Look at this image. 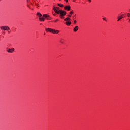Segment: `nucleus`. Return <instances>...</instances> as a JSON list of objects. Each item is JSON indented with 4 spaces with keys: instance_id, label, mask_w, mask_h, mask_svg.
I'll return each mask as SVG.
<instances>
[{
    "instance_id": "obj_1",
    "label": "nucleus",
    "mask_w": 130,
    "mask_h": 130,
    "mask_svg": "<svg viewBox=\"0 0 130 130\" xmlns=\"http://www.w3.org/2000/svg\"><path fill=\"white\" fill-rule=\"evenodd\" d=\"M53 10L54 12L56 13V14H60V18L61 19H63V17L67 15V12L62 10H59V11L56 10V8L55 7H53Z\"/></svg>"
},
{
    "instance_id": "obj_2",
    "label": "nucleus",
    "mask_w": 130,
    "mask_h": 130,
    "mask_svg": "<svg viewBox=\"0 0 130 130\" xmlns=\"http://www.w3.org/2000/svg\"><path fill=\"white\" fill-rule=\"evenodd\" d=\"M0 28L2 31H9V30H10V27L8 26H2Z\"/></svg>"
},
{
    "instance_id": "obj_3",
    "label": "nucleus",
    "mask_w": 130,
    "mask_h": 130,
    "mask_svg": "<svg viewBox=\"0 0 130 130\" xmlns=\"http://www.w3.org/2000/svg\"><path fill=\"white\" fill-rule=\"evenodd\" d=\"M7 52H9V53H13V52H14V51H15V48H13L11 49H8L7 50Z\"/></svg>"
},
{
    "instance_id": "obj_4",
    "label": "nucleus",
    "mask_w": 130,
    "mask_h": 130,
    "mask_svg": "<svg viewBox=\"0 0 130 130\" xmlns=\"http://www.w3.org/2000/svg\"><path fill=\"white\" fill-rule=\"evenodd\" d=\"M53 29L49 28H46L45 31L47 32H50V33H53Z\"/></svg>"
},
{
    "instance_id": "obj_5",
    "label": "nucleus",
    "mask_w": 130,
    "mask_h": 130,
    "mask_svg": "<svg viewBox=\"0 0 130 130\" xmlns=\"http://www.w3.org/2000/svg\"><path fill=\"white\" fill-rule=\"evenodd\" d=\"M43 17H44V18H46L47 20H51V17H50V16H49V15H48L47 14H44L43 15Z\"/></svg>"
},
{
    "instance_id": "obj_6",
    "label": "nucleus",
    "mask_w": 130,
    "mask_h": 130,
    "mask_svg": "<svg viewBox=\"0 0 130 130\" xmlns=\"http://www.w3.org/2000/svg\"><path fill=\"white\" fill-rule=\"evenodd\" d=\"M64 9L66 11H70V10H71V6L70 5L66 6L64 7Z\"/></svg>"
},
{
    "instance_id": "obj_7",
    "label": "nucleus",
    "mask_w": 130,
    "mask_h": 130,
    "mask_svg": "<svg viewBox=\"0 0 130 130\" xmlns=\"http://www.w3.org/2000/svg\"><path fill=\"white\" fill-rule=\"evenodd\" d=\"M123 16H124V15L122 14V15H120V16H118V20H117V21H120V20H121V19H123Z\"/></svg>"
},
{
    "instance_id": "obj_8",
    "label": "nucleus",
    "mask_w": 130,
    "mask_h": 130,
    "mask_svg": "<svg viewBox=\"0 0 130 130\" xmlns=\"http://www.w3.org/2000/svg\"><path fill=\"white\" fill-rule=\"evenodd\" d=\"M58 33H59V30L53 29V34H58Z\"/></svg>"
},
{
    "instance_id": "obj_9",
    "label": "nucleus",
    "mask_w": 130,
    "mask_h": 130,
    "mask_svg": "<svg viewBox=\"0 0 130 130\" xmlns=\"http://www.w3.org/2000/svg\"><path fill=\"white\" fill-rule=\"evenodd\" d=\"M78 30H79V26H76L74 27L73 31H74V32H77V31H78Z\"/></svg>"
},
{
    "instance_id": "obj_10",
    "label": "nucleus",
    "mask_w": 130,
    "mask_h": 130,
    "mask_svg": "<svg viewBox=\"0 0 130 130\" xmlns=\"http://www.w3.org/2000/svg\"><path fill=\"white\" fill-rule=\"evenodd\" d=\"M66 25H67V26H70L71 25V24H72V22H71V21H66L65 22Z\"/></svg>"
},
{
    "instance_id": "obj_11",
    "label": "nucleus",
    "mask_w": 130,
    "mask_h": 130,
    "mask_svg": "<svg viewBox=\"0 0 130 130\" xmlns=\"http://www.w3.org/2000/svg\"><path fill=\"white\" fill-rule=\"evenodd\" d=\"M64 21H66V22H67L68 21H71V18L69 17H67L64 19Z\"/></svg>"
},
{
    "instance_id": "obj_12",
    "label": "nucleus",
    "mask_w": 130,
    "mask_h": 130,
    "mask_svg": "<svg viewBox=\"0 0 130 130\" xmlns=\"http://www.w3.org/2000/svg\"><path fill=\"white\" fill-rule=\"evenodd\" d=\"M39 20L42 22H44L45 19H44L43 17H41V18H39Z\"/></svg>"
},
{
    "instance_id": "obj_13",
    "label": "nucleus",
    "mask_w": 130,
    "mask_h": 130,
    "mask_svg": "<svg viewBox=\"0 0 130 130\" xmlns=\"http://www.w3.org/2000/svg\"><path fill=\"white\" fill-rule=\"evenodd\" d=\"M58 6H59V7H60L61 8H63L64 7L63 4H58Z\"/></svg>"
},
{
    "instance_id": "obj_14",
    "label": "nucleus",
    "mask_w": 130,
    "mask_h": 130,
    "mask_svg": "<svg viewBox=\"0 0 130 130\" xmlns=\"http://www.w3.org/2000/svg\"><path fill=\"white\" fill-rule=\"evenodd\" d=\"M37 15L38 16H39V17H41V16H42V15L40 13H39V12H38V13H37Z\"/></svg>"
},
{
    "instance_id": "obj_15",
    "label": "nucleus",
    "mask_w": 130,
    "mask_h": 130,
    "mask_svg": "<svg viewBox=\"0 0 130 130\" xmlns=\"http://www.w3.org/2000/svg\"><path fill=\"white\" fill-rule=\"evenodd\" d=\"M60 42L62 44H63V39H61L60 40Z\"/></svg>"
},
{
    "instance_id": "obj_16",
    "label": "nucleus",
    "mask_w": 130,
    "mask_h": 130,
    "mask_svg": "<svg viewBox=\"0 0 130 130\" xmlns=\"http://www.w3.org/2000/svg\"><path fill=\"white\" fill-rule=\"evenodd\" d=\"M69 14H70V15H73V14H74V11L73 10L71 11Z\"/></svg>"
},
{
    "instance_id": "obj_17",
    "label": "nucleus",
    "mask_w": 130,
    "mask_h": 130,
    "mask_svg": "<svg viewBox=\"0 0 130 130\" xmlns=\"http://www.w3.org/2000/svg\"><path fill=\"white\" fill-rule=\"evenodd\" d=\"M35 5H36V6H37V7H40V6H39V3H38V4H35Z\"/></svg>"
},
{
    "instance_id": "obj_18",
    "label": "nucleus",
    "mask_w": 130,
    "mask_h": 130,
    "mask_svg": "<svg viewBox=\"0 0 130 130\" xmlns=\"http://www.w3.org/2000/svg\"><path fill=\"white\" fill-rule=\"evenodd\" d=\"M56 9L57 10V11H59V10H59V7H57Z\"/></svg>"
},
{
    "instance_id": "obj_19",
    "label": "nucleus",
    "mask_w": 130,
    "mask_h": 130,
    "mask_svg": "<svg viewBox=\"0 0 130 130\" xmlns=\"http://www.w3.org/2000/svg\"><path fill=\"white\" fill-rule=\"evenodd\" d=\"M127 16H128V17H129L130 18V13H127Z\"/></svg>"
},
{
    "instance_id": "obj_20",
    "label": "nucleus",
    "mask_w": 130,
    "mask_h": 130,
    "mask_svg": "<svg viewBox=\"0 0 130 130\" xmlns=\"http://www.w3.org/2000/svg\"><path fill=\"white\" fill-rule=\"evenodd\" d=\"M74 24H76L77 23V20H74Z\"/></svg>"
},
{
    "instance_id": "obj_21",
    "label": "nucleus",
    "mask_w": 130,
    "mask_h": 130,
    "mask_svg": "<svg viewBox=\"0 0 130 130\" xmlns=\"http://www.w3.org/2000/svg\"><path fill=\"white\" fill-rule=\"evenodd\" d=\"M103 20H104V21H107V20H106V19H105V18H103Z\"/></svg>"
},
{
    "instance_id": "obj_22",
    "label": "nucleus",
    "mask_w": 130,
    "mask_h": 130,
    "mask_svg": "<svg viewBox=\"0 0 130 130\" xmlns=\"http://www.w3.org/2000/svg\"><path fill=\"white\" fill-rule=\"evenodd\" d=\"M68 16L69 17V18H71V17H72V15H68Z\"/></svg>"
},
{
    "instance_id": "obj_23",
    "label": "nucleus",
    "mask_w": 130,
    "mask_h": 130,
    "mask_svg": "<svg viewBox=\"0 0 130 130\" xmlns=\"http://www.w3.org/2000/svg\"><path fill=\"white\" fill-rule=\"evenodd\" d=\"M89 3H91V0H87Z\"/></svg>"
},
{
    "instance_id": "obj_24",
    "label": "nucleus",
    "mask_w": 130,
    "mask_h": 130,
    "mask_svg": "<svg viewBox=\"0 0 130 130\" xmlns=\"http://www.w3.org/2000/svg\"><path fill=\"white\" fill-rule=\"evenodd\" d=\"M58 21V19H56L55 22H57Z\"/></svg>"
},
{
    "instance_id": "obj_25",
    "label": "nucleus",
    "mask_w": 130,
    "mask_h": 130,
    "mask_svg": "<svg viewBox=\"0 0 130 130\" xmlns=\"http://www.w3.org/2000/svg\"><path fill=\"white\" fill-rule=\"evenodd\" d=\"M27 3H29V2H30V0H26Z\"/></svg>"
},
{
    "instance_id": "obj_26",
    "label": "nucleus",
    "mask_w": 130,
    "mask_h": 130,
    "mask_svg": "<svg viewBox=\"0 0 130 130\" xmlns=\"http://www.w3.org/2000/svg\"><path fill=\"white\" fill-rule=\"evenodd\" d=\"M65 1H66V3H68V0H65Z\"/></svg>"
},
{
    "instance_id": "obj_27",
    "label": "nucleus",
    "mask_w": 130,
    "mask_h": 130,
    "mask_svg": "<svg viewBox=\"0 0 130 130\" xmlns=\"http://www.w3.org/2000/svg\"><path fill=\"white\" fill-rule=\"evenodd\" d=\"M30 4H31V5H33V3H30Z\"/></svg>"
},
{
    "instance_id": "obj_28",
    "label": "nucleus",
    "mask_w": 130,
    "mask_h": 130,
    "mask_svg": "<svg viewBox=\"0 0 130 130\" xmlns=\"http://www.w3.org/2000/svg\"><path fill=\"white\" fill-rule=\"evenodd\" d=\"M8 33H11V31H8Z\"/></svg>"
},
{
    "instance_id": "obj_29",
    "label": "nucleus",
    "mask_w": 130,
    "mask_h": 130,
    "mask_svg": "<svg viewBox=\"0 0 130 130\" xmlns=\"http://www.w3.org/2000/svg\"><path fill=\"white\" fill-rule=\"evenodd\" d=\"M76 0H73V2H75Z\"/></svg>"
},
{
    "instance_id": "obj_30",
    "label": "nucleus",
    "mask_w": 130,
    "mask_h": 130,
    "mask_svg": "<svg viewBox=\"0 0 130 130\" xmlns=\"http://www.w3.org/2000/svg\"><path fill=\"white\" fill-rule=\"evenodd\" d=\"M27 7H29V5H27Z\"/></svg>"
},
{
    "instance_id": "obj_31",
    "label": "nucleus",
    "mask_w": 130,
    "mask_h": 130,
    "mask_svg": "<svg viewBox=\"0 0 130 130\" xmlns=\"http://www.w3.org/2000/svg\"><path fill=\"white\" fill-rule=\"evenodd\" d=\"M129 22H130V20H129Z\"/></svg>"
},
{
    "instance_id": "obj_32",
    "label": "nucleus",
    "mask_w": 130,
    "mask_h": 130,
    "mask_svg": "<svg viewBox=\"0 0 130 130\" xmlns=\"http://www.w3.org/2000/svg\"><path fill=\"white\" fill-rule=\"evenodd\" d=\"M73 20H74V18H73Z\"/></svg>"
}]
</instances>
